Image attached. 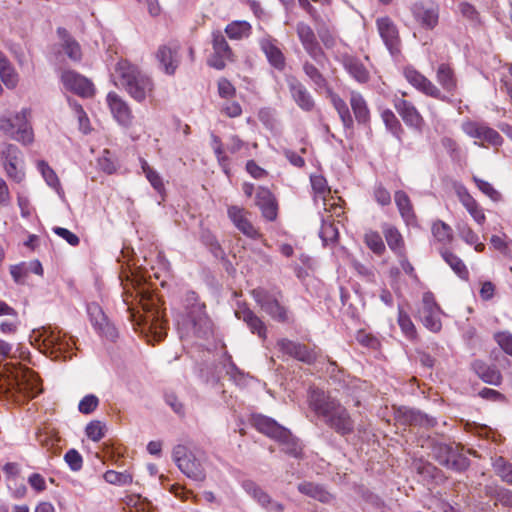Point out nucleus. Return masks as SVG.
I'll list each match as a JSON object with an SVG mask.
<instances>
[{
    "label": "nucleus",
    "instance_id": "obj_20",
    "mask_svg": "<svg viewBox=\"0 0 512 512\" xmlns=\"http://www.w3.org/2000/svg\"><path fill=\"white\" fill-rule=\"evenodd\" d=\"M90 321L95 329L104 337L114 340L117 337V330L104 314L102 308L97 303H91L87 306Z\"/></svg>",
    "mask_w": 512,
    "mask_h": 512
},
{
    "label": "nucleus",
    "instance_id": "obj_32",
    "mask_svg": "<svg viewBox=\"0 0 512 512\" xmlns=\"http://www.w3.org/2000/svg\"><path fill=\"white\" fill-rule=\"evenodd\" d=\"M395 108L407 126L418 128L422 124L423 118L411 102L398 99Z\"/></svg>",
    "mask_w": 512,
    "mask_h": 512
},
{
    "label": "nucleus",
    "instance_id": "obj_36",
    "mask_svg": "<svg viewBox=\"0 0 512 512\" xmlns=\"http://www.w3.org/2000/svg\"><path fill=\"white\" fill-rule=\"evenodd\" d=\"M0 79L8 89L18 85L19 76L7 57L0 51Z\"/></svg>",
    "mask_w": 512,
    "mask_h": 512
},
{
    "label": "nucleus",
    "instance_id": "obj_26",
    "mask_svg": "<svg viewBox=\"0 0 512 512\" xmlns=\"http://www.w3.org/2000/svg\"><path fill=\"white\" fill-rule=\"evenodd\" d=\"M251 424L257 431L277 440L278 437H283L286 434V428L279 425L274 419L261 414H253L251 416Z\"/></svg>",
    "mask_w": 512,
    "mask_h": 512
},
{
    "label": "nucleus",
    "instance_id": "obj_11",
    "mask_svg": "<svg viewBox=\"0 0 512 512\" xmlns=\"http://www.w3.org/2000/svg\"><path fill=\"white\" fill-rule=\"evenodd\" d=\"M419 319L430 331L436 333L442 328L440 307L437 305L432 293H424L421 307L418 310Z\"/></svg>",
    "mask_w": 512,
    "mask_h": 512
},
{
    "label": "nucleus",
    "instance_id": "obj_19",
    "mask_svg": "<svg viewBox=\"0 0 512 512\" xmlns=\"http://www.w3.org/2000/svg\"><path fill=\"white\" fill-rule=\"evenodd\" d=\"M179 45L170 43L161 45L156 52V59L167 75H174L180 65Z\"/></svg>",
    "mask_w": 512,
    "mask_h": 512
},
{
    "label": "nucleus",
    "instance_id": "obj_28",
    "mask_svg": "<svg viewBox=\"0 0 512 512\" xmlns=\"http://www.w3.org/2000/svg\"><path fill=\"white\" fill-rule=\"evenodd\" d=\"M341 63L345 71L358 83L365 84L370 80V72L360 59L352 55L342 56Z\"/></svg>",
    "mask_w": 512,
    "mask_h": 512
},
{
    "label": "nucleus",
    "instance_id": "obj_55",
    "mask_svg": "<svg viewBox=\"0 0 512 512\" xmlns=\"http://www.w3.org/2000/svg\"><path fill=\"white\" fill-rule=\"evenodd\" d=\"M105 428L104 423L99 420H93L87 424L85 432L90 440L98 442L105 436Z\"/></svg>",
    "mask_w": 512,
    "mask_h": 512
},
{
    "label": "nucleus",
    "instance_id": "obj_59",
    "mask_svg": "<svg viewBox=\"0 0 512 512\" xmlns=\"http://www.w3.org/2000/svg\"><path fill=\"white\" fill-rule=\"evenodd\" d=\"M474 182L481 192H483L486 196H488L493 201H498L501 197L500 193L493 188V186L482 179L477 177H473Z\"/></svg>",
    "mask_w": 512,
    "mask_h": 512
},
{
    "label": "nucleus",
    "instance_id": "obj_63",
    "mask_svg": "<svg viewBox=\"0 0 512 512\" xmlns=\"http://www.w3.org/2000/svg\"><path fill=\"white\" fill-rule=\"evenodd\" d=\"M64 459L68 466L73 471H79L82 468L83 459L80 453L75 449H70L64 456Z\"/></svg>",
    "mask_w": 512,
    "mask_h": 512
},
{
    "label": "nucleus",
    "instance_id": "obj_9",
    "mask_svg": "<svg viewBox=\"0 0 512 512\" xmlns=\"http://www.w3.org/2000/svg\"><path fill=\"white\" fill-rule=\"evenodd\" d=\"M411 14L416 23L425 30H433L439 23L440 8L432 1H418L411 5Z\"/></svg>",
    "mask_w": 512,
    "mask_h": 512
},
{
    "label": "nucleus",
    "instance_id": "obj_40",
    "mask_svg": "<svg viewBox=\"0 0 512 512\" xmlns=\"http://www.w3.org/2000/svg\"><path fill=\"white\" fill-rule=\"evenodd\" d=\"M302 69L304 74L310 80V82L314 85L315 90L327 88L328 82L320 71V69L313 64L312 62L306 60L303 62Z\"/></svg>",
    "mask_w": 512,
    "mask_h": 512
},
{
    "label": "nucleus",
    "instance_id": "obj_13",
    "mask_svg": "<svg viewBox=\"0 0 512 512\" xmlns=\"http://www.w3.org/2000/svg\"><path fill=\"white\" fill-rule=\"evenodd\" d=\"M60 79L67 90L80 97L90 98L95 94L92 81L74 70H64Z\"/></svg>",
    "mask_w": 512,
    "mask_h": 512
},
{
    "label": "nucleus",
    "instance_id": "obj_30",
    "mask_svg": "<svg viewBox=\"0 0 512 512\" xmlns=\"http://www.w3.org/2000/svg\"><path fill=\"white\" fill-rule=\"evenodd\" d=\"M235 316L245 322L253 334H257L260 338H266V326L264 322L251 309L245 305H240L235 310Z\"/></svg>",
    "mask_w": 512,
    "mask_h": 512
},
{
    "label": "nucleus",
    "instance_id": "obj_3",
    "mask_svg": "<svg viewBox=\"0 0 512 512\" xmlns=\"http://www.w3.org/2000/svg\"><path fill=\"white\" fill-rule=\"evenodd\" d=\"M115 71L119 85L135 101L141 103L153 96V80L142 73L135 65L127 61H120L117 63Z\"/></svg>",
    "mask_w": 512,
    "mask_h": 512
},
{
    "label": "nucleus",
    "instance_id": "obj_27",
    "mask_svg": "<svg viewBox=\"0 0 512 512\" xmlns=\"http://www.w3.org/2000/svg\"><path fill=\"white\" fill-rule=\"evenodd\" d=\"M456 195L473 220L478 225H483L486 221L484 210L467 189L463 186H458L456 188Z\"/></svg>",
    "mask_w": 512,
    "mask_h": 512
},
{
    "label": "nucleus",
    "instance_id": "obj_51",
    "mask_svg": "<svg viewBox=\"0 0 512 512\" xmlns=\"http://www.w3.org/2000/svg\"><path fill=\"white\" fill-rule=\"evenodd\" d=\"M364 242L377 255L383 254L386 249L382 237L377 231H367L364 235Z\"/></svg>",
    "mask_w": 512,
    "mask_h": 512
},
{
    "label": "nucleus",
    "instance_id": "obj_56",
    "mask_svg": "<svg viewBox=\"0 0 512 512\" xmlns=\"http://www.w3.org/2000/svg\"><path fill=\"white\" fill-rule=\"evenodd\" d=\"M31 113V109H22L13 119H8V125L10 128H27V126H31Z\"/></svg>",
    "mask_w": 512,
    "mask_h": 512
},
{
    "label": "nucleus",
    "instance_id": "obj_18",
    "mask_svg": "<svg viewBox=\"0 0 512 512\" xmlns=\"http://www.w3.org/2000/svg\"><path fill=\"white\" fill-rule=\"evenodd\" d=\"M378 33L391 54L400 52L401 38L396 24L388 16L376 20Z\"/></svg>",
    "mask_w": 512,
    "mask_h": 512
},
{
    "label": "nucleus",
    "instance_id": "obj_23",
    "mask_svg": "<svg viewBox=\"0 0 512 512\" xmlns=\"http://www.w3.org/2000/svg\"><path fill=\"white\" fill-rule=\"evenodd\" d=\"M228 217L235 225V227L241 231L247 237L256 239L260 237L259 231L253 226L249 220L250 213L244 208L232 205L227 210Z\"/></svg>",
    "mask_w": 512,
    "mask_h": 512
},
{
    "label": "nucleus",
    "instance_id": "obj_50",
    "mask_svg": "<svg viewBox=\"0 0 512 512\" xmlns=\"http://www.w3.org/2000/svg\"><path fill=\"white\" fill-rule=\"evenodd\" d=\"M338 228L336 227L334 220H328L325 216L322 217V226L319 232V236L321 237L323 243L328 245L329 243H334L338 239Z\"/></svg>",
    "mask_w": 512,
    "mask_h": 512
},
{
    "label": "nucleus",
    "instance_id": "obj_4",
    "mask_svg": "<svg viewBox=\"0 0 512 512\" xmlns=\"http://www.w3.org/2000/svg\"><path fill=\"white\" fill-rule=\"evenodd\" d=\"M186 318L180 324L185 334L198 338H207L212 334L213 324L205 312V304L198 301L195 292H188L185 297Z\"/></svg>",
    "mask_w": 512,
    "mask_h": 512
},
{
    "label": "nucleus",
    "instance_id": "obj_61",
    "mask_svg": "<svg viewBox=\"0 0 512 512\" xmlns=\"http://www.w3.org/2000/svg\"><path fill=\"white\" fill-rule=\"evenodd\" d=\"M10 273L16 283L23 284L29 275V267L27 266V263L13 265L10 268Z\"/></svg>",
    "mask_w": 512,
    "mask_h": 512
},
{
    "label": "nucleus",
    "instance_id": "obj_14",
    "mask_svg": "<svg viewBox=\"0 0 512 512\" xmlns=\"http://www.w3.org/2000/svg\"><path fill=\"white\" fill-rule=\"evenodd\" d=\"M403 74L408 83L419 92L437 100H446V96L441 92V90L414 67H405Z\"/></svg>",
    "mask_w": 512,
    "mask_h": 512
},
{
    "label": "nucleus",
    "instance_id": "obj_57",
    "mask_svg": "<svg viewBox=\"0 0 512 512\" xmlns=\"http://www.w3.org/2000/svg\"><path fill=\"white\" fill-rule=\"evenodd\" d=\"M477 373L483 381L489 384L498 385L501 382V374L495 368L480 366Z\"/></svg>",
    "mask_w": 512,
    "mask_h": 512
},
{
    "label": "nucleus",
    "instance_id": "obj_46",
    "mask_svg": "<svg viewBox=\"0 0 512 512\" xmlns=\"http://www.w3.org/2000/svg\"><path fill=\"white\" fill-rule=\"evenodd\" d=\"M276 441L282 446V450L286 454L295 458H299L301 456L302 448L298 440L293 437L288 429H286V434L283 435V437H278Z\"/></svg>",
    "mask_w": 512,
    "mask_h": 512
},
{
    "label": "nucleus",
    "instance_id": "obj_16",
    "mask_svg": "<svg viewBox=\"0 0 512 512\" xmlns=\"http://www.w3.org/2000/svg\"><path fill=\"white\" fill-rule=\"evenodd\" d=\"M258 45L271 67L279 72L285 70L286 57L279 47V42L276 38L266 34L258 40Z\"/></svg>",
    "mask_w": 512,
    "mask_h": 512
},
{
    "label": "nucleus",
    "instance_id": "obj_37",
    "mask_svg": "<svg viewBox=\"0 0 512 512\" xmlns=\"http://www.w3.org/2000/svg\"><path fill=\"white\" fill-rule=\"evenodd\" d=\"M468 134L474 139V143L482 146H498L502 143V138L496 130H468Z\"/></svg>",
    "mask_w": 512,
    "mask_h": 512
},
{
    "label": "nucleus",
    "instance_id": "obj_38",
    "mask_svg": "<svg viewBox=\"0 0 512 512\" xmlns=\"http://www.w3.org/2000/svg\"><path fill=\"white\" fill-rule=\"evenodd\" d=\"M298 490L302 494L318 500L322 503H330L333 499L331 493L325 490L322 486L314 484L312 482H304L298 485Z\"/></svg>",
    "mask_w": 512,
    "mask_h": 512
},
{
    "label": "nucleus",
    "instance_id": "obj_2",
    "mask_svg": "<svg viewBox=\"0 0 512 512\" xmlns=\"http://www.w3.org/2000/svg\"><path fill=\"white\" fill-rule=\"evenodd\" d=\"M308 404L310 409L337 434L345 436L354 431V421L348 410L329 393L311 389L308 395Z\"/></svg>",
    "mask_w": 512,
    "mask_h": 512
},
{
    "label": "nucleus",
    "instance_id": "obj_5",
    "mask_svg": "<svg viewBox=\"0 0 512 512\" xmlns=\"http://www.w3.org/2000/svg\"><path fill=\"white\" fill-rule=\"evenodd\" d=\"M7 370L11 375L8 390L13 395L15 394L17 401H19L18 394L23 397L34 398L41 392L39 379L34 371L22 367L15 368L13 365Z\"/></svg>",
    "mask_w": 512,
    "mask_h": 512
},
{
    "label": "nucleus",
    "instance_id": "obj_12",
    "mask_svg": "<svg viewBox=\"0 0 512 512\" xmlns=\"http://www.w3.org/2000/svg\"><path fill=\"white\" fill-rule=\"evenodd\" d=\"M296 32L306 53L316 61L318 65L323 66L326 55L317 41L313 29L308 24L300 22L296 26Z\"/></svg>",
    "mask_w": 512,
    "mask_h": 512
},
{
    "label": "nucleus",
    "instance_id": "obj_58",
    "mask_svg": "<svg viewBox=\"0 0 512 512\" xmlns=\"http://www.w3.org/2000/svg\"><path fill=\"white\" fill-rule=\"evenodd\" d=\"M398 324H399L401 330L403 331V333L407 337L413 338L415 336L416 329H415L413 322L411 321L409 315L406 314L401 309L399 310V314H398Z\"/></svg>",
    "mask_w": 512,
    "mask_h": 512
},
{
    "label": "nucleus",
    "instance_id": "obj_39",
    "mask_svg": "<svg viewBox=\"0 0 512 512\" xmlns=\"http://www.w3.org/2000/svg\"><path fill=\"white\" fill-rule=\"evenodd\" d=\"M36 439H37L38 443L43 448H46L48 451H51L53 454L58 453V451H59L58 443L60 441V437L58 436V433L53 428L45 427L43 429H40L36 433Z\"/></svg>",
    "mask_w": 512,
    "mask_h": 512
},
{
    "label": "nucleus",
    "instance_id": "obj_54",
    "mask_svg": "<svg viewBox=\"0 0 512 512\" xmlns=\"http://www.w3.org/2000/svg\"><path fill=\"white\" fill-rule=\"evenodd\" d=\"M495 472L503 481L512 485V464L499 457L494 462Z\"/></svg>",
    "mask_w": 512,
    "mask_h": 512
},
{
    "label": "nucleus",
    "instance_id": "obj_48",
    "mask_svg": "<svg viewBox=\"0 0 512 512\" xmlns=\"http://www.w3.org/2000/svg\"><path fill=\"white\" fill-rule=\"evenodd\" d=\"M441 255L445 262L452 268V270L462 279H467L469 272L463 261L454 253L447 249L441 251Z\"/></svg>",
    "mask_w": 512,
    "mask_h": 512
},
{
    "label": "nucleus",
    "instance_id": "obj_42",
    "mask_svg": "<svg viewBox=\"0 0 512 512\" xmlns=\"http://www.w3.org/2000/svg\"><path fill=\"white\" fill-rule=\"evenodd\" d=\"M225 33L232 40L248 38L252 33V26L247 21H232L225 27Z\"/></svg>",
    "mask_w": 512,
    "mask_h": 512
},
{
    "label": "nucleus",
    "instance_id": "obj_6",
    "mask_svg": "<svg viewBox=\"0 0 512 512\" xmlns=\"http://www.w3.org/2000/svg\"><path fill=\"white\" fill-rule=\"evenodd\" d=\"M212 52L207 59L209 67L223 70L227 63L235 59L234 52L221 31L216 30L211 34Z\"/></svg>",
    "mask_w": 512,
    "mask_h": 512
},
{
    "label": "nucleus",
    "instance_id": "obj_24",
    "mask_svg": "<svg viewBox=\"0 0 512 512\" xmlns=\"http://www.w3.org/2000/svg\"><path fill=\"white\" fill-rule=\"evenodd\" d=\"M59 38V47L61 51L74 63L82 61L83 52L80 43L64 27H58L56 30Z\"/></svg>",
    "mask_w": 512,
    "mask_h": 512
},
{
    "label": "nucleus",
    "instance_id": "obj_52",
    "mask_svg": "<svg viewBox=\"0 0 512 512\" xmlns=\"http://www.w3.org/2000/svg\"><path fill=\"white\" fill-rule=\"evenodd\" d=\"M342 200L340 197L329 196L328 199H324L322 205L324 207L325 213H330L325 218L330 220L331 217H340L343 213V207L341 204Z\"/></svg>",
    "mask_w": 512,
    "mask_h": 512
},
{
    "label": "nucleus",
    "instance_id": "obj_1",
    "mask_svg": "<svg viewBox=\"0 0 512 512\" xmlns=\"http://www.w3.org/2000/svg\"><path fill=\"white\" fill-rule=\"evenodd\" d=\"M123 289L122 301L130 320L149 331L155 341H161L166 336V321L154 297L134 287L132 282H127Z\"/></svg>",
    "mask_w": 512,
    "mask_h": 512
},
{
    "label": "nucleus",
    "instance_id": "obj_41",
    "mask_svg": "<svg viewBox=\"0 0 512 512\" xmlns=\"http://www.w3.org/2000/svg\"><path fill=\"white\" fill-rule=\"evenodd\" d=\"M328 97L339 114V117L342 120V123L345 127H350L353 123L350 110L346 104V102L331 89H327Z\"/></svg>",
    "mask_w": 512,
    "mask_h": 512
},
{
    "label": "nucleus",
    "instance_id": "obj_34",
    "mask_svg": "<svg viewBox=\"0 0 512 512\" xmlns=\"http://www.w3.org/2000/svg\"><path fill=\"white\" fill-rule=\"evenodd\" d=\"M350 105L359 125H367L370 121V110L364 97L356 91L351 92Z\"/></svg>",
    "mask_w": 512,
    "mask_h": 512
},
{
    "label": "nucleus",
    "instance_id": "obj_49",
    "mask_svg": "<svg viewBox=\"0 0 512 512\" xmlns=\"http://www.w3.org/2000/svg\"><path fill=\"white\" fill-rule=\"evenodd\" d=\"M312 189L315 193V202L319 200L322 202L324 199H328L331 195V190L327 185L326 179L322 175H312L311 178Z\"/></svg>",
    "mask_w": 512,
    "mask_h": 512
},
{
    "label": "nucleus",
    "instance_id": "obj_21",
    "mask_svg": "<svg viewBox=\"0 0 512 512\" xmlns=\"http://www.w3.org/2000/svg\"><path fill=\"white\" fill-rule=\"evenodd\" d=\"M3 165L7 176L17 183H20L25 173L22 168V160L19 157V151L14 145H7L6 149L2 152Z\"/></svg>",
    "mask_w": 512,
    "mask_h": 512
},
{
    "label": "nucleus",
    "instance_id": "obj_15",
    "mask_svg": "<svg viewBox=\"0 0 512 512\" xmlns=\"http://www.w3.org/2000/svg\"><path fill=\"white\" fill-rule=\"evenodd\" d=\"M435 453L438 462L451 470L461 472L470 465L469 459L459 451L458 447L441 445Z\"/></svg>",
    "mask_w": 512,
    "mask_h": 512
},
{
    "label": "nucleus",
    "instance_id": "obj_8",
    "mask_svg": "<svg viewBox=\"0 0 512 512\" xmlns=\"http://www.w3.org/2000/svg\"><path fill=\"white\" fill-rule=\"evenodd\" d=\"M39 337L43 339L44 346L50 349L51 354H55L56 358H72V345H74V342L67 340L57 328L43 327L39 331Z\"/></svg>",
    "mask_w": 512,
    "mask_h": 512
},
{
    "label": "nucleus",
    "instance_id": "obj_10",
    "mask_svg": "<svg viewBox=\"0 0 512 512\" xmlns=\"http://www.w3.org/2000/svg\"><path fill=\"white\" fill-rule=\"evenodd\" d=\"M251 295L261 309L271 318L279 322L287 320V310L279 302L277 295L271 294L262 288L252 290Z\"/></svg>",
    "mask_w": 512,
    "mask_h": 512
},
{
    "label": "nucleus",
    "instance_id": "obj_53",
    "mask_svg": "<svg viewBox=\"0 0 512 512\" xmlns=\"http://www.w3.org/2000/svg\"><path fill=\"white\" fill-rule=\"evenodd\" d=\"M140 162L143 173L145 174L147 180L151 183L153 188L158 192L162 191L164 189V184L162 182L160 175L152 167L149 166L146 160L141 158Z\"/></svg>",
    "mask_w": 512,
    "mask_h": 512
},
{
    "label": "nucleus",
    "instance_id": "obj_44",
    "mask_svg": "<svg viewBox=\"0 0 512 512\" xmlns=\"http://www.w3.org/2000/svg\"><path fill=\"white\" fill-rule=\"evenodd\" d=\"M395 203L398 207L399 213L401 217L404 219L406 223H410L414 220L415 214L413 211V206L408 195L403 191H397L395 193Z\"/></svg>",
    "mask_w": 512,
    "mask_h": 512
},
{
    "label": "nucleus",
    "instance_id": "obj_31",
    "mask_svg": "<svg viewBox=\"0 0 512 512\" xmlns=\"http://www.w3.org/2000/svg\"><path fill=\"white\" fill-rule=\"evenodd\" d=\"M436 80L451 96H454L458 89V80L454 69L446 63H442L438 66L436 71Z\"/></svg>",
    "mask_w": 512,
    "mask_h": 512
},
{
    "label": "nucleus",
    "instance_id": "obj_17",
    "mask_svg": "<svg viewBox=\"0 0 512 512\" xmlns=\"http://www.w3.org/2000/svg\"><path fill=\"white\" fill-rule=\"evenodd\" d=\"M286 82L291 98L295 104L305 112L313 111L316 103L306 86L293 75L287 76Z\"/></svg>",
    "mask_w": 512,
    "mask_h": 512
},
{
    "label": "nucleus",
    "instance_id": "obj_43",
    "mask_svg": "<svg viewBox=\"0 0 512 512\" xmlns=\"http://www.w3.org/2000/svg\"><path fill=\"white\" fill-rule=\"evenodd\" d=\"M457 231L459 237L468 245H474V249L476 252H483L485 249V245L482 242H479V236L476 232L465 222L459 223L457 225Z\"/></svg>",
    "mask_w": 512,
    "mask_h": 512
},
{
    "label": "nucleus",
    "instance_id": "obj_62",
    "mask_svg": "<svg viewBox=\"0 0 512 512\" xmlns=\"http://www.w3.org/2000/svg\"><path fill=\"white\" fill-rule=\"evenodd\" d=\"M99 404V400L95 395H86L79 403V411L83 414L92 413Z\"/></svg>",
    "mask_w": 512,
    "mask_h": 512
},
{
    "label": "nucleus",
    "instance_id": "obj_25",
    "mask_svg": "<svg viewBox=\"0 0 512 512\" xmlns=\"http://www.w3.org/2000/svg\"><path fill=\"white\" fill-rule=\"evenodd\" d=\"M278 349L299 361L311 363L316 358L314 350L309 349L306 345L291 341L289 339H280L277 342Z\"/></svg>",
    "mask_w": 512,
    "mask_h": 512
},
{
    "label": "nucleus",
    "instance_id": "obj_22",
    "mask_svg": "<svg viewBox=\"0 0 512 512\" xmlns=\"http://www.w3.org/2000/svg\"><path fill=\"white\" fill-rule=\"evenodd\" d=\"M106 101L111 114L119 125L128 126L132 123L133 114L130 106L116 92H109Z\"/></svg>",
    "mask_w": 512,
    "mask_h": 512
},
{
    "label": "nucleus",
    "instance_id": "obj_60",
    "mask_svg": "<svg viewBox=\"0 0 512 512\" xmlns=\"http://www.w3.org/2000/svg\"><path fill=\"white\" fill-rule=\"evenodd\" d=\"M459 11L461 15L469 20L470 22L477 23L480 20L479 12L476 10L475 6L468 2H461L458 5Z\"/></svg>",
    "mask_w": 512,
    "mask_h": 512
},
{
    "label": "nucleus",
    "instance_id": "obj_64",
    "mask_svg": "<svg viewBox=\"0 0 512 512\" xmlns=\"http://www.w3.org/2000/svg\"><path fill=\"white\" fill-rule=\"evenodd\" d=\"M495 339L499 346L507 354L512 356V334L509 332H500L495 335Z\"/></svg>",
    "mask_w": 512,
    "mask_h": 512
},
{
    "label": "nucleus",
    "instance_id": "obj_29",
    "mask_svg": "<svg viewBox=\"0 0 512 512\" xmlns=\"http://www.w3.org/2000/svg\"><path fill=\"white\" fill-rule=\"evenodd\" d=\"M255 204L260 208L262 215L269 221L277 217V203L269 189L259 187L256 192Z\"/></svg>",
    "mask_w": 512,
    "mask_h": 512
},
{
    "label": "nucleus",
    "instance_id": "obj_47",
    "mask_svg": "<svg viewBox=\"0 0 512 512\" xmlns=\"http://www.w3.org/2000/svg\"><path fill=\"white\" fill-rule=\"evenodd\" d=\"M431 232L434 239L443 245H448L453 240L452 228L441 220L433 222Z\"/></svg>",
    "mask_w": 512,
    "mask_h": 512
},
{
    "label": "nucleus",
    "instance_id": "obj_45",
    "mask_svg": "<svg viewBox=\"0 0 512 512\" xmlns=\"http://www.w3.org/2000/svg\"><path fill=\"white\" fill-rule=\"evenodd\" d=\"M38 169L47 185L53 188L61 198H64V190L54 170L44 161L38 162Z\"/></svg>",
    "mask_w": 512,
    "mask_h": 512
},
{
    "label": "nucleus",
    "instance_id": "obj_35",
    "mask_svg": "<svg viewBox=\"0 0 512 512\" xmlns=\"http://www.w3.org/2000/svg\"><path fill=\"white\" fill-rule=\"evenodd\" d=\"M243 487L245 491L263 507L273 505L274 509L277 511L283 510V506L279 503H273L271 497L255 482L247 480L243 483Z\"/></svg>",
    "mask_w": 512,
    "mask_h": 512
},
{
    "label": "nucleus",
    "instance_id": "obj_7",
    "mask_svg": "<svg viewBox=\"0 0 512 512\" xmlns=\"http://www.w3.org/2000/svg\"><path fill=\"white\" fill-rule=\"evenodd\" d=\"M173 460L187 477L196 481H203L205 479L202 463L194 454L188 451L187 447L183 445L175 446L173 449Z\"/></svg>",
    "mask_w": 512,
    "mask_h": 512
},
{
    "label": "nucleus",
    "instance_id": "obj_33",
    "mask_svg": "<svg viewBox=\"0 0 512 512\" xmlns=\"http://www.w3.org/2000/svg\"><path fill=\"white\" fill-rule=\"evenodd\" d=\"M382 232L389 248L397 255L403 256L406 251L405 242L400 231L393 225L384 223Z\"/></svg>",
    "mask_w": 512,
    "mask_h": 512
}]
</instances>
